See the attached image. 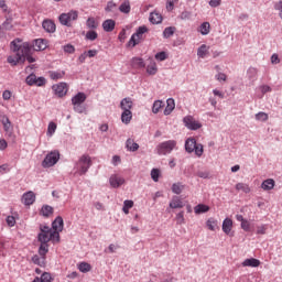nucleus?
Masks as SVG:
<instances>
[{"mask_svg":"<svg viewBox=\"0 0 282 282\" xmlns=\"http://www.w3.org/2000/svg\"><path fill=\"white\" fill-rule=\"evenodd\" d=\"M10 52L14 55H9L7 57V63L11 67H17V65H24L28 63H36V58L32 56V45L30 42H23L22 39H14L10 42Z\"/></svg>","mask_w":282,"mask_h":282,"instance_id":"obj_1","label":"nucleus"},{"mask_svg":"<svg viewBox=\"0 0 282 282\" xmlns=\"http://www.w3.org/2000/svg\"><path fill=\"white\" fill-rule=\"evenodd\" d=\"M41 232L37 235V241H40L39 254H47L50 252V241L53 243H58L61 241V234L54 231L47 225L40 226Z\"/></svg>","mask_w":282,"mask_h":282,"instance_id":"obj_2","label":"nucleus"},{"mask_svg":"<svg viewBox=\"0 0 282 282\" xmlns=\"http://www.w3.org/2000/svg\"><path fill=\"white\" fill-rule=\"evenodd\" d=\"M147 32H149V29L147 26H139L128 42L129 47H135V45H140V43H142V41L144 40V34H147Z\"/></svg>","mask_w":282,"mask_h":282,"instance_id":"obj_3","label":"nucleus"},{"mask_svg":"<svg viewBox=\"0 0 282 282\" xmlns=\"http://www.w3.org/2000/svg\"><path fill=\"white\" fill-rule=\"evenodd\" d=\"M91 167V158L87 154L82 155L78 162L75 164V169L79 175H85Z\"/></svg>","mask_w":282,"mask_h":282,"instance_id":"obj_4","label":"nucleus"},{"mask_svg":"<svg viewBox=\"0 0 282 282\" xmlns=\"http://www.w3.org/2000/svg\"><path fill=\"white\" fill-rule=\"evenodd\" d=\"M61 160V152L58 150L51 151L42 161L43 169H52Z\"/></svg>","mask_w":282,"mask_h":282,"instance_id":"obj_5","label":"nucleus"},{"mask_svg":"<svg viewBox=\"0 0 282 282\" xmlns=\"http://www.w3.org/2000/svg\"><path fill=\"white\" fill-rule=\"evenodd\" d=\"M78 20V11L72 10L68 13H62L58 17V21L62 25L66 28H72V21Z\"/></svg>","mask_w":282,"mask_h":282,"instance_id":"obj_6","label":"nucleus"},{"mask_svg":"<svg viewBox=\"0 0 282 282\" xmlns=\"http://www.w3.org/2000/svg\"><path fill=\"white\" fill-rule=\"evenodd\" d=\"M177 147V141L175 140H169L165 142L160 143L156 147V151L159 155H169V153H172L173 149Z\"/></svg>","mask_w":282,"mask_h":282,"instance_id":"obj_7","label":"nucleus"},{"mask_svg":"<svg viewBox=\"0 0 282 282\" xmlns=\"http://www.w3.org/2000/svg\"><path fill=\"white\" fill-rule=\"evenodd\" d=\"M52 89L57 98H64V96H67V91L69 88H67V83H59L53 85Z\"/></svg>","mask_w":282,"mask_h":282,"instance_id":"obj_8","label":"nucleus"},{"mask_svg":"<svg viewBox=\"0 0 282 282\" xmlns=\"http://www.w3.org/2000/svg\"><path fill=\"white\" fill-rule=\"evenodd\" d=\"M183 122L189 131H197V129H202V123L195 121L192 116L184 117Z\"/></svg>","mask_w":282,"mask_h":282,"instance_id":"obj_9","label":"nucleus"},{"mask_svg":"<svg viewBox=\"0 0 282 282\" xmlns=\"http://www.w3.org/2000/svg\"><path fill=\"white\" fill-rule=\"evenodd\" d=\"M34 202H36V195L34 192L30 191L22 195V204H24V206H32Z\"/></svg>","mask_w":282,"mask_h":282,"instance_id":"obj_10","label":"nucleus"},{"mask_svg":"<svg viewBox=\"0 0 282 282\" xmlns=\"http://www.w3.org/2000/svg\"><path fill=\"white\" fill-rule=\"evenodd\" d=\"M109 184L112 188H120L124 184V177L112 174L109 178Z\"/></svg>","mask_w":282,"mask_h":282,"instance_id":"obj_11","label":"nucleus"},{"mask_svg":"<svg viewBox=\"0 0 282 282\" xmlns=\"http://www.w3.org/2000/svg\"><path fill=\"white\" fill-rule=\"evenodd\" d=\"M64 221L63 217L57 216L55 220L52 223V230L53 232H57V235H61L63 232Z\"/></svg>","mask_w":282,"mask_h":282,"instance_id":"obj_12","label":"nucleus"},{"mask_svg":"<svg viewBox=\"0 0 282 282\" xmlns=\"http://www.w3.org/2000/svg\"><path fill=\"white\" fill-rule=\"evenodd\" d=\"M42 28L48 34H54V32H56V24L52 20H44L42 22Z\"/></svg>","mask_w":282,"mask_h":282,"instance_id":"obj_13","label":"nucleus"},{"mask_svg":"<svg viewBox=\"0 0 282 282\" xmlns=\"http://www.w3.org/2000/svg\"><path fill=\"white\" fill-rule=\"evenodd\" d=\"M120 108L122 109V111H131V109H133V101L131 100V98H123L120 102Z\"/></svg>","mask_w":282,"mask_h":282,"instance_id":"obj_14","label":"nucleus"},{"mask_svg":"<svg viewBox=\"0 0 282 282\" xmlns=\"http://www.w3.org/2000/svg\"><path fill=\"white\" fill-rule=\"evenodd\" d=\"M260 265H261V261H259V259H254V258L246 259L242 262L243 268H259Z\"/></svg>","mask_w":282,"mask_h":282,"instance_id":"obj_15","label":"nucleus"},{"mask_svg":"<svg viewBox=\"0 0 282 282\" xmlns=\"http://www.w3.org/2000/svg\"><path fill=\"white\" fill-rule=\"evenodd\" d=\"M197 144V140L195 138H188L185 141V151L186 153L195 152V145Z\"/></svg>","mask_w":282,"mask_h":282,"instance_id":"obj_16","label":"nucleus"},{"mask_svg":"<svg viewBox=\"0 0 282 282\" xmlns=\"http://www.w3.org/2000/svg\"><path fill=\"white\" fill-rule=\"evenodd\" d=\"M174 109H175V99L174 98H169L166 100V107L163 111L164 116H171V113H173Z\"/></svg>","mask_w":282,"mask_h":282,"instance_id":"obj_17","label":"nucleus"},{"mask_svg":"<svg viewBox=\"0 0 282 282\" xmlns=\"http://www.w3.org/2000/svg\"><path fill=\"white\" fill-rule=\"evenodd\" d=\"M102 29L105 32H113V30H116V21L112 19L104 21Z\"/></svg>","mask_w":282,"mask_h":282,"instance_id":"obj_18","label":"nucleus"},{"mask_svg":"<svg viewBox=\"0 0 282 282\" xmlns=\"http://www.w3.org/2000/svg\"><path fill=\"white\" fill-rule=\"evenodd\" d=\"M87 100V95L85 93H77L73 98H72V105H83Z\"/></svg>","mask_w":282,"mask_h":282,"instance_id":"obj_19","label":"nucleus"},{"mask_svg":"<svg viewBox=\"0 0 282 282\" xmlns=\"http://www.w3.org/2000/svg\"><path fill=\"white\" fill-rule=\"evenodd\" d=\"M150 23H152L153 25H160V23H162V14H160L159 12H151L150 13Z\"/></svg>","mask_w":282,"mask_h":282,"instance_id":"obj_20","label":"nucleus"},{"mask_svg":"<svg viewBox=\"0 0 282 282\" xmlns=\"http://www.w3.org/2000/svg\"><path fill=\"white\" fill-rule=\"evenodd\" d=\"M131 65L135 69H142L147 64H144V59H142V57H133L131 59Z\"/></svg>","mask_w":282,"mask_h":282,"instance_id":"obj_21","label":"nucleus"},{"mask_svg":"<svg viewBox=\"0 0 282 282\" xmlns=\"http://www.w3.org/2000/svg\"><path fill=\"white\" fill-rule=\"evenodd\" d=\"M45 257L46 254H40V257L35 254L32 257V262L40 268H45Z\"/></svg>","mask_w":282,"mask_h":282,"instance_id":"obj_22","label":"nucleus"},{"mask_svg":"<svg viewBox=\"0 0 282 282\" xmlns=\"http://www.w3.org/2000/svg\"><path fill=\"white\" fill-rule=\"evenodd\" d=\"M133 118V113L131 112V110H123L121 113V122H123V124H129V122H131Z\"/></svg>","mask_w":282,"mask_h":282,"instance_id":"obj_23","label":"nucleus"},{"mask_svg":"<svg viewBox=\"0 0 282 282\" xmlns=\"http://www.w3.org/2000/svg\"><path fill=\"white\" fill-rule=\"evenodd\" d=\"M232 230V219L226 218L223 221V231L225 235H230V231Z\"/></svg>","mask_w":282,"mask_h":282,"instance_id":"obj_24","label":"nucleus"},{"mask_svg":"<svg viewBox=\"0 0 282 282\" xmlns=\"http://www.w3.org/2000/svg\"><path fill=\"white\" fill-rule=\"evenodd\" d=\"M126 149H128V151H131L132 153H135V151L140 149V145L135 143L132 139H128L126 141Z\"/></svg>","mask_w":282,"mask_h":282,"instance_id":"obj_25","label":"nucleus"},{"mask_svg":"<svg viewBox=\"0 0 282 282\" xmlns=\"http://www.w3.org/2000/svg\"><path fill=\"white\" fill-rule=\"evenodd\" d=\"M170 208H184V203L182 199H180V197L174 196L170 202Z\"/></svg>","mask_w":282,"mask_h":282,"instance_id":"obj_26","label":"nucleus"},{"mask_svg":"<svg viewBox=\"0 0 282 282\" xmlns=\"http://www.w3.org/2000/svg\"><path fill=\"white\" fill-rule=\"evenodd\" d=\"M147 72L150 76H155L158 74V64L153 59L150 61V65L147 66Z\"/></svg>","mask_w":282,"mask_h":282,"instance_id":"obj_27","label":"nucleus"},{"mask_svg":"<svg viewBox=\"0 0 282 282\" xmlns=\"http://www.w3.org/2000/svg\"><path fill=\"white\" fill-rule=\"evenodd\" d=\"M208 210H210V207H208L207 205L205 204H198L194 207V213L196 215H202L204 213H208Z\"/></svg>","mask_w":282,"mask_h":282,"instance_id":"obj_28","label":"nucleus"},{"mask_svg":"<svg viewBox=\"0 0 282 282\" xmlns=\"http://www.w3.org/2000/svg\"><path fill=\"white\" fill-rule=\"evenodd\" d=\"M274 184H275L274 180L268 178V180L262 182L261 188L263 191H272V188H274Z\"/></svg>","mask_w":282,"mask_h":282,"instance_id":"obj_29","label":"nucleus"},{"mask_svg":"<svg viewBox=\"0 0 282 282\" xmlns=\"http://www.w3.org/2000/svg\"><path fill=\"white\" fill-rule=\"evenodd\" d=\"M198 32H200V34L203 36H207V34H210V23L209 22H203L199 26Z\"/></svg>","mask_w":282,"mask_h":282,"instance_id":"obj_30","label":"nucleus"},{"mask_svg":"<svg viewBox=\"0 0 282 282\" xmlns=\"http://www.w3.org/2000/svg\"><path fill=\"white\" fill-rule=\"evenodd\" d=\"M86 28H88V30H98V21H96V18H88L86 21Z\"/></svg>","mask_w":282,"mask_h":282,"instance_id":"obj_31","label":"nucleus"},{"mask_svg":"<svg viewBox=\"0 0 282 282\" xmlns=\"http://www.w3.org/2000/svg\"><path fill=\"white\" fill-rule=\"evenodd\" d=\"M35 47L39 52H43V50H47V41L43 39L35 40Z\"/></svg>","mask_w":282,"mask_h":282,"instance_id":"obj_32","label":"nucleus"},{"mask_svg":"<svg viewBox=\"0 0 282 282\" xmlns=\"http://www.w3.org/2000/svg\"><path fill=\"white\" fill-rule=\"evenodd\" d=\"M54 214V208L50 205H44L42 206L41 209V215H43V217H50V215Z\"/></svg>","mask_w":282,"mask_h":282,"instance_id":"obj_33","label":"nucleus"},{"mask_svg":"<svg viewBox=\"0 0 282 282\" xmlns=\"http://www.w3.org/2000/svg\"><path fill=\"white\" fill-rule=\"evenodd\" d=\"M206 54H208V47L206 44H203L197 50L198 58H206Z\"/></svg>","mask_w":282,"mask_h":282,"instance_id":"obj_34","label":"nucleus"},{"mask_svg":"<svg viewBox=\"0 0 282 282\" xmlns=\"http://www.w3.org/2000/svg\"><path fill=\"white\" fill-rule=\"evenodd\" d=\"M96 39H98V32H96L94 29L87 31L85 35L86 41H96Z\"/></svg>","mask_w":282,"mask_h":282,"instance_id":"obj_35","label":"nucleus"},{"mask_svg":"<svg viewBox=\"0 0 282 282\" xmlns=\"http://www.w3.org/2000/svg\"><path fill=\"white\" fill-rule=\"evenodd\" d=\"M164 107V101L155 100L152 106V113H160V109Z\"/></svg>","mask_w":282,"mask_h":282,"instance_id":"obj_36","label":"nucleus"},{"mask_svg":"<svg viewBox=\"0 0 282 282\" xmlns=\"http://www.w3.org/2000/svg\"><path fill=\"white\" fill-rule=\"evenodd\" d=\"M175 34V26H167L163 31V39H171Z\"/></svg>","mask_w":282,"mask_h":282,"instance_id":"obj_37","label":"nucleus"},{"mask_svg":"<svg viewBox=\"0 0 282 282\" xmlns=\"http://www.w3.org/2000/svg\"><path fill=\"white\" fill-rule=\"evenodd\" d=\"M119 10L123 14H129V12H131V3H129V1H124L123 3L120 4Z\"/></svg>","mask_w":282,"mask_h":282,"instance_id":"obj_38","label":"nucleus"},{"mask_svg":"<svg viewBox=\"0 0 282 282\" xmlns=\"http://www.w3.org/2000/svg\"><path fill=\"white\" fill-rule=\"evenodd\" d=\"M236 191H241L242 193H250V186L246 183L236 184Z\"/></svg>","mask_w":282,"mask_h":282,"instance_id":"obj_39","label":"nucleus"},{"mask_svg":"<svg viewBox=\"0 0 282 282\" xmlns=\"http://www.w3.org/2000/svg\"><path fill=\"white\" fill-rule=\"evenodd\" d=\"M78 270H79V272L87 273L91 270V264H89L87 262H80L78 264Z\"/></svg>","mask_w":282,"mask_h":282,"instance_id":"obj_40","label":"nucleus"},{"mask_svg":"<svg viewBox=\"0 0 282 282\" xmlns=\"http://www.w3.org/2000/svg\"><path fill=\"white\" fill-rule=\"evenodd\" d=\"M50 76L52 80H61V78H63V76H65V72L61 70V72H50Z\"/></svg>","mask_w":282,"mask_h":282,"instance_id":"obj_41","label":"nucleus"},{"mask_svg":"<svg viewBox=\"0 0 282 282\" xmlns=\"http://www.w3.org/2000/svg\"><path fill=\"white\" fill-rule=\"evenodd\" d=\"M182 191H184V185H182V183H174L172 185V192L175 195H181Z\"/></svg>","mask_w":282,"mask_h":282,"instance_id":"obj_42","label":"nucleus"},{"mask_svg":"<svg viewBox=\"0 0 282 282\" xmlns=\"http://www.w3.org/2000/svg\"><path fill=\"white\" fill-rule=\"evenodd\" d=\"M192 18L193 12L186 10L181 12V14L178 15V19H181V21H191Z\"/></svg>","mask_w":282,"mask_h":282,"instance_id":"obj_43","label":"nucleus"},{"mask_svg":"<svg viewBox=\"0 0 282 282\" xmlns=\"http://www.w3.org/2000/svg\"><path fill=\"white\" fill-rule=\"evenodd\" d=\"M36 78H37L36 75L30 74V75L26 77V79H25L26 85H29L30 87L35 86V85H36Z\"/></svg>","mask_w":282,"mask_h":282,"instance_id":"obj_44","label":"nucleus"},{"mask_svg":"<svg viewBox=\"0 0 282 282\" xmlns=\"http://www.w3.org/2000/svg\"><path fill=\"white\" fill-rule=\"evenodd\" d=\"M194 152L197 158H202V155H204V145L202 143H196Z\"/></svg>","mask_w":282,"mask_h":282,"instance_id":"obj_45","label":"nucleus"},{"mask_svg":"<svg viewBox=\"0 0 282 282\" xmlns=\"http://www.w3.org/2000/svg\"><path fill=\"white\" fill-rule=\"evenodd\" d=\"M256 120H258V122H267L268 113H265L263 111L256 113Z\"/></svg>","mask_w":282,"mask_h":282,"instance_id":"obj_46","label":"nucleus"},{"mask_svg":"<svg viewBox=\"0 0 282 282\" xmlns=\"http://www.w3.org/2000/svg\"><path fill=\"white\" fill-rule=\"evenodd\" d=\"M0 30H12V20L7 19L1 25H0Z\"/></svg>","mask_w":282,"mask_h":282,"instance_id":"obj_47","label":"nucleus"},{"mask_svg":"<svg viewBox=\"0 0 282 282\" xmlns=\"http://www.w3.org/2000/svg\"><path fill=\"white\" fill-rule=\"evenodd\" d=\"M151 177L153 182H160V170L159 169H152L151 170Z\"/></svg>","mask_w":282,"mask_h":282,"instance_id":"obj_48","label":"nucleus"},{"mask_svg":"<svg viewBox=\"0 0 282 282\" xmlns=\"http://www.w3.org/2000/svg\"><path fill=\"white\" fill-rule=\"evenodd\" d=\"M250 80H257V68L250 67L247 72Z\"/></svg>","mask_w":282,"mask_h":282,"instance_id":"obj_49","label":"nucleus"},{"mask_svg":"<svg viewBox=\"0 0 282 282\" xmlns=\"http://www.w3.org/2000/svg\"><path fill=\"white\" fill-rule=\"evenodd\" d=\"M2 124H3V129L4 131H10L11 127H12V122H10V118L4 117V119L2 120Z\"/></svg>","mask_w":282,"mask_h":282,"instance_id":"obj_50","label":"nucleus"},{"mask_svg":"<svg viewBox=\"0 0 282 282\" xmlns=\"http://www.w3.org/2000/svg\"><path fill=\"white\" fill-rule=\"evenodd\" d=\"M63 50H64L65 54H74V52H76V47H74V45H72V44L64 45Z\"/></svg>","mask_w":282,"mask_h":282,"instance_id":"obj_51","label":"nucleus"},{"mask_svg":"<svg viewBox=\"0 0 282 282\" xmlns=\"http://www.w3.org/2000/svg\"><path fill=\"white\" fill-rule=\"evenodd\" d=\"M73 106L76 113H85V106H83V104H73Z\"/></svg>","mask_w":282,"mask_h":282,"instance_id":"obj_52","label":"nucleus"},{"mask_svg":"<svg viewBox=\"0 0 282 282\" xmlns=\"http://www.w3.org/2000/svg\"><path fill=\"white\" fill-rule=\"evenodd\" d=\"M46 83L47 80L45 79V77H36L35 87H45Z\"/></svg>","mask_w":282,"mask_h":282,"instance_id":"obj_53","label":"nucleus"},{"mask_svg":"<svg viewBox=\"0 0 282 282\" xmlns=\"http://www.w3.org/2000/svg\"><path fill=\"white\" fill-rule=\"evenodd\" d=\"M197 177H200L202 180H208L210 177V172L209 171H198L196 173Z\"/></svg>","mask_w":282,"mask_h":282,"instance_id":"obj_54","label":"nucleus"},{"mask_svg":"<svg viewBox=\"0 0 282 282\" xmlns=\"http://www.w3.org/2000/svg\"><path fill=\"white\" fill-rule=\"evenodd\" d=\"M56 133V124L54 122H50L47 127V135H54Z\"/></svg>","mask_w":282,"mask_h":282,"instance_id":"obj_55","label":"nucleus"},{"mask_svg":"<svg viewBox=\"0 0 282 282\" xmlns=\"http://www.w3.org/2000/svg\"><path fill=\"white\" fill-rule=\"evenodd\" d=\"M206 226L209 230H215L216 226H217V220L209 218L206 223Z\"/></svg>","mask_w":282,"mask_h":282,"instance_id":"obj_56","label":"nucleus"},{"mask_svg":"<svg viewBox=\"0 0 282 282\" xmlns=\"http://www.w3.org/2000/svg\"><path fill=\"white\" fill-rule=\"evenodd\" d=\"M40 280H42V282H52V274L44 272L41 274Z\"/></svg>","mask_w":282,"mask_h":282,"instance_id":"obj_57","label":"nucleus"},{"mask_svg":"<svg viewBox=\"0 0 282 282\" xmlns=\"http://www.w3.org/2000/svg\"><path fill=\"white\" fill-rule=\"evenodd\" d=\"M6 221L10 228L14 227V225L17 224V219L14 218V216H8Z\"/></svg>","mask_w":282,"mask_h":282,"instance_id":"obj_58","label":"nucleus"},{"mask_svg":"<svg viewBox=\"0 0 282 282\" xmlns=\"http://www.w3.org/2000/svg\"><path fill=\"white\" fill-rule=\"evenodd\" d=\"M240 226L245 232H250V221L248 219H245Z\"/></svg>","mask_w":282,"mask_h":282,"instance_id":"obj_59","label":"nucleus"},{"mask_svg":"<svg viewBox=\"0 0 282 282\" xmlns=\"http://www.w3.org/2000/svg\"><path fill=\"white\" fill-rule=\"evenodd\" d=\"M176 221H177V224H180V225L185 224L184 212H180V213L176 215Z\"/></svg>","mask_w":282,"mask_h":282,"instance_id":"obj_60","label":"nucleus"},{"mask_svg":"<svg viewBox=\"0 0 282 282\" xmlns=\"http://www.w3.org/2000/svg\"><path fill=\"white\" fill-rule=\"evenodd\" d=\"M156 61H166V52H159L155 54Z\"/></svg>","mask_w":282,"mask_h":282,"instance_id":"obj_61","label":"nucleus"},{"mask_svg":"<svg viewBox=\"0 0 282 282\" xmlns=\"http://www.w3.org/2000/svg\"><path fill=\"white\" fill-rule=\"evenodd\" d=\"M2 98H3V100H10V98H12V91H10V90H4V91L2 93Z\"/></svg>","mask_w":282,"mask_h":282,"instance_id":"obj_62","label":"nucleus"},{"mask_svg":"<svg viewBox=\"0 0 282 282\" xmlns=\"http://www.w3.org/2000/svg\"><path fill=\"white\" fill-rule=\"evenodd\" d=\"M268 230V227L265 225H262L258 227L257 235H265V231Z\"/></svg>","mask_w":282,"mask_h":282,"instance_id":"obj_63","label":"nucleus"},{"mask_svg":"<svg viewBox=\"0 0 282 282\" xmlns=\"http://www.w3.org/2000/svg\"><path fill=\"white\" fill-rule=\"evenodd\" d=\"M273 8H274V10H276L278 12H281V11H282V0L275 2V3L273 4Z\"/></svg>","mask_w":282,"mask_h":282,"instance_id":"obj_64","label":"nucleus"}]
</instances>
